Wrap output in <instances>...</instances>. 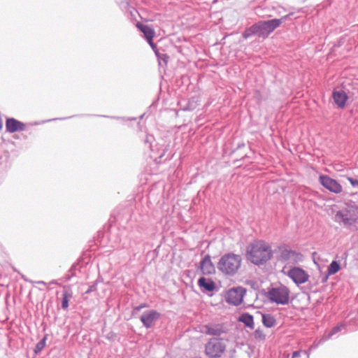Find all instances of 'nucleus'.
<instances>
[{"mask_svg": "<svg viewBox=\"0 0 358 358\" xmlns=\"http://www.w3.org/2000/svg\"><path fill=\"white\" fill-rule=\"evenodd\" d=\"M340 266L336 261H333L328 267L329 275L335 274L338 271Z\"/></svg>", "mask_w": 358, "mask_h": 358, "instance_id": "4be33fe9", "label": "nucleus"}, {"mask_svg": "<svg viewBox=\"0 0 358 358\" xmlns=\"http://www.w3.org/2000/svg\"><path fill=\"white\" fill-rule=\"evenodd\" d=\"M262 323L266 327L271 328L275 324L276 320L274 317L270 314H263Z\"/></svg>", "mask_w": 358, "mask_h": 358, "instance_id": "6ab92c4d", "label": "nucleus"}, {"mask_svg": "<svg viewBox=\"0 0 358 358\" xmlns=\"http://www.w3.org/2000/svg\"><path fill=\"white\" fill-rule=\"evenodd\" d=\"M204 333L208 335L220 336L223 332L222 327L220 324H209L204 327Z\"/></svg>", "mask_w": 358, "mask_h": 358, "instance_id": "f3484780", "label": "nucleus"}, {"mask_svg": "<svg viewBox=\"0 0 358 358\" xmlns=\"http://www.w3.org/2000/svg\"><path fill=\"white\" fill-rule=\"evenodd\" d=\"M238 321L243 322L247 327L253 329L255 328L253 316L249 313H243L240 315Z\"/></svg>", "mask_w": 358, "mask_h": 358, "instance_id": "a211bd4d", "label": "nucleus"}, {"mask_svg": "<svg viewBox=\"0 0 358 358\" xmlns=\"http://www.w3.org/2000/svg\"><path fill=\"white\" fill-rule=\"evenodd\" d=\"M160 313L155 310H149L145 311L140 317L141 322L143 326L149 329L150 328L154 322L160 318Z\"/></svg>", "mask_w": 358, "mask_h": 358, "instance_id": "9b49d317", "label": "nucleus"}, {"mask_svg": "<svg viewBox=\"0 0 358 358\" xmlns=\"http://www.w3.org/2000/svg\"><path fill=\"white\" fill-rule=\"evenodd\" d=\"M226 345L224 342L217 338H211L206 344V354L210 358H219L225 351Z\"/></svg>", "mask_w": 358, "mask_h": 358, "instance_id": "0eeeda50", "label": "nucleus"}, {"mask_svg": "<svg viewBox=\"0 0 358 358\" xmlns=\"http://www.w3.org/2000/svg\"><path fill=\"white\" fill-rule=\"evenodd\" d=\"M45 341H46V337H44L42 340H41L36 345L35 347V349H34V352L35 353H38L40 352L45 347Z\"/></svg>", "mask_w": 358, "mask_h": 358, "instance_id": "b1692460", "label": "nucleus"}, {"mask_svg": "<svg viewBox=\"0 0 358 358\" xmlns=\"http://www.w3.org/2000/svg\"><path fill=\"white\" fill-rule=\"evenodd\" d=\"M36 283H37V284H42V285H46V283L44 281H42V280L37 281V282H36Z\"/></svg>", "mask_w": 358, "mask_h": 358, "instance_id": "c756f323", "label": "nucleus"}, {"mask_svg": "<svg viewBox=\"0 0 358 358\" xmlns=\"http://www.w3.org/2000/svg\"><path fill=\"white\" fill-rule=\"evenodd\" d=\"M50 284L55 285V284H57V282L55 280H52L51 282H50Z\"/></svg>", "mask_w": 358, "mask_h": 358, "instance_id": "7c9ffc66", "label": "nucleus"}, {"mask_svg": "<svg viewBox=\"0 0 358 358\" xmlns=\"http://www.w3.org/2000/svg\"><path fill=\"white\" fill-rule=\"evenodd\" d=\"M304 353H306L308 356L309 355V354L306 351H304Z\"/></svg>", "mask_w": 358, "mask_h": 358, "instance_id": "473e14b6", "label": "nucleus"}, {"mask_svg": "<svg viewBox=\"0 0 358 358\" xmlns=\"http://www.w3.org/2000/svg\"><path fill=\"white\" fill-rule=\"evenodd\" d=\"M245 292V289L242 287L231 288L227 292L226 301L230 304L238 306L242 303Z\"/></svg>", "mask_w": 358, "mask_h": 358, "instance_id": "1a4fd4ad", "label": "nucleus"}, {"mask_svg": "<svg viewBox=\"0 0 358 358\" xmlns=\"http://www.w3.org/2000/svg\"><path fill=\"white\" fill-rule=\"evenodd\" d=\"M332 96L335 103L338 108H343L345 106L348 96L345 92L342 90H334Z\"/></svg>", "mask_w": 358, "mask_h": 358, "instance_id": "2eb2a0df", "label": "nucleus"}, {"mask_svg": "<svg viewBox=\"0 0 358 358\" xmlns=\"http://www.w3.org/2000/svg\"><path fill=\"white\" fill-rule=\"evenodd\" d=\"M6 131L9 133L22 131L25 129V124L15 118H8L6 121Z\"/></svg>", "mask_w": 358, "mask_h": 358, "instance_id": "ddd939ff", "label": "nucleus"}, {"mask_svg": "<svg viewBox=\"0 0 358 358\" xmlns=\"http://www.w3.org/2000/svg\"><path fill=\"white\" fill-rule=\"evenodd\" d=\"M253 336H254V338L257 341H264V340H265V338H266L265 334L259 329H257L255 331Z\"/></svg>", "mask_w": 358, "mask_h": 358, "instance_id": "5701e85b", "label": "nucleus"}, {"mask_svg": "<svg viewBox=\"0 0 358 358\" xmlns=\"http://www.w3.org/2000/svg\"><path fill=\"white\" fill-rule=\"evenodd\" d=\"M301 352L300 350L299 351H294L292 355V358H298L301 356Z\"/></svg>", "mask_w": 358, "mask_h": 358, "instance_id": "c85d7f7f", "label": "nucleus"}, {"mask_svg": "<svg viewBox=\"0 0 358 358\" xmlns=\"http://www.w3.org/2000/svg\"><path fill=\"white\" fill-rule=\"evenodd\" d=\"M248 260L255 265H261L268 261L272 257L271 246L262 241L251 243L247 250Z\"/></svg>", "mask_w": 358, "mask_h": 358, "instance_id": "f03ea898", "label": "nucleus"}, {"mask_svg": "<svg viewBox=\"0 0 358 358\" xmlns=\"http://www.w3.org/2000/svg\"><path fill=\"white\" fill-rule=\"evenodd\" d=\"M136 26L138 29L143 33L144 36L147 39L149 45L154 50L156 48L155 44L152 41V38L155 36L154 30L148 25L141 23H138Z\"/></svg>", "mask_w": 358, "mask_h": 358, "instance_id": "4468645a", "label": "nucleus"}, {"mask_svg": "<svg viewBox=\"0 0 358 358\" xmlns=\"http://www.w3.org/2000/svg\"><path fill=\"white\" fill-rule=\"evenodd\" d=\"M327 340H322L321 341V338L318 341H315L313 343V344L311 345V347L310 348V350H313V349H315L317 348L319 345H320L321 343H322L323 342L326 341Z\"/></svg>", "mask_w": 358, "mask_h": 358, "instance_id": "393cba45", "label": "nucleus"}, {"mask_svg": "<svg viewBox=\"0 0 358 358\" xmlns=\"http://www.w3.org/2000/svg\"><path fill=\"white\" fill-rule=\"evenodd\" d=\"M289 289L287 287L281 285L270 289L266 296L271 303H275L278 305H287L289 303Z\"/></svg>", "mask_w": 358, "mask_h": 358, "instance_id": "39448f33", "label": "nucleus"}, {"mask_svg": "<svg viewBox=\"0 0 358 358\" xmlns=\"http://www.w3.org/2000/svg\"><path fill=\"white\" fill-rule=\"evenodd\" d=\"M357 220L358 208L352 206L337 211L334 217L335 222L348 227L355 224Z\"/></svg>", "mask_w": 358, "mask_h": 358, "instance_id": "20e7f679", "label": "nucleus"}, {"mask_svg": "<svg viewBox=\"0 0 358 358\" xmlns=\"http://www.w3.org/2000/svg\"><path fill=\"white\" fill-rule=\"evenodd\" d=\"M198 285L208 292H212L215 288V282L210 278H206L204 277H201L198 280Z\"/></svg>", "mask_w": 358, "mask_h": 358, "instance_id": "dca6fc26", "label": "nucleus"}, {"mask_svg": "<svg viewBox=\"0 0 358 358\" xmlns=\"http://www.w3.org/2000/svg\"><path fill=\"white\" fill-rule=\"evenodd\" d=\"M280 255L279 261L286 264H296L303 261V255L294 250L289 249L287 245H283L278 248Z\"/></svg>", "mask_w": 358, "mask_h": 358, "instance_id": "423d86ee", "label": "nucleus"}, {"mask_svg": "<svg viewBox=\"0 0 358 358\" xmlns=\"http://www.w3.org/2000/svg\"><path fill=\"white\" fill-rule=\"evenodd\" d=\"M164 57H165L166 59L169 58V56L164 55Z\"/></svg>", "mask_w": 358, "mask_h": 358, "instance_id": "2f4dec72", "label": "nucleus"}, {"mask_svg": "<svg viewBox=\"0 0 358 358\" xmlns=\"http://www.w3.org/2000/svg\"><path fill=\"white\" fill-rule=\"evenodd\" d=\"M72 293L69 291L64 290L62 301V308L63 309H67L69 307V301L72 298Z\"/></svg>", "mask_w": 358, "mask_h": 358, "instance_id": "412c9836", "label": "nucleus"}, {"mask_svg": "<svg viewBox=\"0 0 358 358\" xmlns=\"http://www.w3.org/2000/svg\"><path fill=\"white\" fill-rule=\"evenodd\" d=\"M242 263V257L239 255L228 252L220 258L217 268L224 275L228 277L234 276L240 269Z\"/></svg>", "mask_w": 358, "mask_h": 358, "instance_id": "7ed1b4c3", "label": "nucleus"}, {"mask_svg": "<svg viewBox=\"0 0 358 358\" xmlns=\"http://www.w3.org/2000/svg\"><path fill=\"white\" fill-rule=\"evenodd\" d=\"M290 15H286L280 19H273L267 21H259L243 33V37L248 38L252 35H257L259 38H266L275 29L279 27Z\"/></svg>", "mask_w": 358, "mask_h": 358, "instance_id": "f257e3e1", "label": "nucleus"}, {"mask_svg": "<svg viewBox=\"0 0 358 358\" xmlns=\"http://www.w3.org/2000/svg\"><path fill=\"white\" fill-rule=\"evenodd\" d=\"M199 268L203 275H208L215 273V267L212 262L211 257L209 255H206L203 257Z\"/></svg>", "mask_w": 358, "mask_h": 358, "instance_id": "f8f14e48", "label": "nucleus"}, {"mask_svg": "<svg viewBox=\"0 0 358 358\" xmlns=\"http://www.w3.org/2000/svg\"><path fill=\"white\" fill-rule=\"evenodd\" d=\"M96 290V283H94L93 285H90L87 290L85 291V294H89L90 292H94Z\"/></svg>", "mask_w": 358, "mask_h": 358, "instance_id": "a878e982", "label": "nucleus"}, {"mask_svg": "<svg viewBox=\"0 0 358 358\" xmlns=\"http://www.w3.org/2000/svg\"><path fill=\"white\" fill-rule=\"evenodd\" d=\"M319 180L322 186L331 192L339 194L343 190L342 186L336 180L328 176H320Z\"/></svg>", "mask_w": 358, "mask_h": 358, "instance_id": "9d476101", "label": "nucleus"}, {"mask_svg": "<svg viewBox=\"0 0 358 358\" xmlns=\"http://www.w3.org/2000/svg\"><path fill=\"white\" fill-rule=\"evenodd\" d=\"M286 267L282 270V273L290 278L296 285H301L308 280L309 275L306 271L299 267H292L288 271H285Z\"/></svg>", "mask_w": 358, "mask_h": 358, "instance_id": "6e6552de", "label": "nucleus"}, {"mask_svg": "<svg viewBox=\"0 0 358 358\" xmlns=\"http://www.w3.org/2000/svg\"><path fill=\"white\" fill-rule=\"evenodd\" d=\"M148 307V304L147 303H141V305L138 306H136L134 308V311L135 312H138V311H140L142 308H146Z\"/></svg>", "mask_w": 358, "mask_h": 358, "instance_id": "cd10ccee", "label": "nucleus"}, {"mask_svg": "<svg viewBox=\"0 0 358 358\" xmlns=\"http://www.w3.org/2000/svg\"><path fill=\"white\" fill-rule=\"evenodd\" d=\"M348 180L353 187H358V180L352 178H348Z\"/></svg>", "mask_w": 358, "mask_h": 358, "instance_id": "bb28decb", "label": "nucleus"}, {"mask_svg": "<svg viewBox=\"0 0 358 358\" xmlns=\"http://www.w3.org/2000/svg\"><path fill=\"white\" fill-rule=\"evenodd\" d=\"M345 325L343 324H341L335 327H334L327 334H324L322 340H329L334 335L337 334L338 332L341 331L342 329H345Z\"/></svg>", "mask_w": 358, "mask_h": 358, "instance_id": "aec40b11", "label": "nucleus"}]
</instances>
